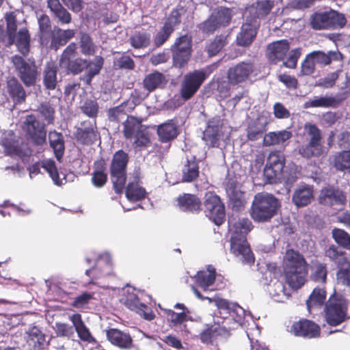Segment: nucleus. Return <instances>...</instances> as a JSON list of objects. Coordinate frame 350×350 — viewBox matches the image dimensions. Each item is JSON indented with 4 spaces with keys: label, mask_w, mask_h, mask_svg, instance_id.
Wrapping results in <instances>:
<instances>
[{
    "label": "nucleus",
    "mask_w": 350,
    "mask_h": 350,
    "mask_svg": "<svg viewBox=\"0 0 350 350\" xmlns=\"http://www.w3.org/2000/svg\"><path fill=\"white\" fill-rule=\"evenodd\" d=\"M214 303L217 308L222 321H218L217 323H225L228 325L229 329H234L237 326H241L245 329V332L249 339H250V332L248 327L251 329L255 328L258 332V326L253 319L250 312H246L241 306L237 303L230 302L227 299L217 297L214 299Z\"/></svg>",
    "instance_id": "1"
},
{
    "label": "nucleus",
    "mask_w": 350,
    "mask_h": 350,
    "mask_svg": "<svg viewBox=\"0 0 350 350\" xmlns=\"http://www.w3.org/2000/svg\"><path fill=\"white\" fill-rule=\"evenodd\" d=\"M229 230L231 232L230 251L239 260L247 265L254 262V256L246 239V234L252 230V224L249 219H230Z\"/></svg>",
    "instance_id": "2"
},
{
    "label": "nucleus",
    "mask_w": 350,
    "mask_h": 350,
    "mask_svg": "<svg viewBox=\"0 0 350 350\" xmlns=\"http://www.w3.org/2000/svg\"><path fill=\"white\" fill-rule=\"evenodd\" d=\"M278 206V200L273 196L258 193L252 203L251 216L256 221H266L275 214Z\"/></svg>",
    "instance_id": "3"
},
{
    "label": "nucleus",
    "mask_w": 350,
    "mask_h": 350,
    "mask_svg": "<svg viewBox=\"0 0 350 350\" xmlns=\"http://www.w3.org/2000/svg\"><path fill=\"white\" fill-rule=\"evenodd\" d=\"M113 273V265L109 254L106 252L100 254L95 258V266L85 271V275L90 278V281L85 283L84 286L95 284L105 288V284L100 280L112 275Z\"/></svg>",
    "instance_id": "4"
},
{
    "label": "nucleus",
    "mask_w": 350,
    "mask_h": 350,
    "mask_svg": "<svg viewBox=\"0 0 350 350\" xmlns=\"http://www.w3.org/2000/svg\"><path fill=\"white\" fill-rule=\"evenodd\" d=\"M347 301L341 296L329 297L325 306V319L332 326H336L349 318Z\"/></svg>",
    "instance_id": "5"
},
{
    "label": "nucleus",
    "mask_w": 350,
    "mask_h": 350,
    "mask_svg": "<svg viewBox=\"0 0 350 350\" xmlns=\"http://www.w3.org/2000/svg\"><path fill=\"white\" fill-rule=\"evenodd\" d=\"M128 154L123 150L117 151L113 157L110 174L113 187L116 193L123 191L126 183V167L128 163Z\"/></svg>",
    "instance_id": "6"
},
{
    "label": "nucleus",
    "mask_w": 350,
    "mask_h": 350,
    "mask_svg": "<svg viewBox=\"0 0 350 350\" xmlns=\"http://www.w3.org/2000/svg\"><path fill=\"white\" fill-rule=\"evenodd\" d=\"M0 146L7 154H16L23 157L31 154L27 145L22 144L12 131H0Z\"/></svg>",
    "instance_id": "7"
},
{
    "label": "nucleus",
    "mask_w": 350,
    "mask_h": 350,
    "mask_svg": "<svg viewBox=\"0 0 350 350\" xmlns=\"http://www.w3.org/2000/svg\"><path fill=\"white\" fill-rule=\"evenodd\" d=\"M207 75L203 70H196L184 76L181 83L180 94L184 100L191 98L205 81Z\"/></svg>",
    "instance_id": "8"
},
{
    "label": "nucleus",
    "mask_w": 350,
    "mask_h": 350,
    "mask_svg": "<svg viewBox=\"0 0 350 350\" xmlns=\"http://www.w3.org/2000/svg\"><path fill=\"white\" fill-rule=\"evenodd\" d=\"M285 157L280 152H271L267 160L264 176L269 183H276L282 176Z\"/></svg>",
    "instance_id": "9"
},
{
    "label": "nucleus",
    "mask_w": 350,
    "mask_h": 350,
    "mask_svg": "<svg viewBox=\"0 0 350 350\" xmlns=\"http://www.w3.org/2000/svg\"><path fill=\"white\" fill-rule=\"evenodd\" d=\"M12 63L18 73L21 80L26 86H31L36 83L38 71L33 62H26L22 57H12Z\"/></svg>",
    "instance_id": "10"
},
{
    "label": "nucleus",
    "mask_w": 350,
    "mask_h": 350,
    "mask_svg": "<svg viewBox=\"0 0 350 350\" xmlns=\"http://www.w3.org/2000/svg\"><path fill=\"white\" fill-rule=\"evenodd\" d=\"M205 213L215 224L219 226L224 221L226 213L220 198L213 193H207L204 201Z\"/></svg>",
    "instance_id": "11"
},
{
    "label": "nucleus",
    "mask_w": 350,
    "mask_h": 350,
    "mask_svg": "<svg viewBox=\"0 0 350 350\" xmlns=\"http://www.w3.org/2000/svg\"><path fill=\"white\" fill-rule=\"evenodd\" d=\"M191 39L185 35L180 37L172 46L174 65L182 68L187 64L191 55Z\"/></svg>",
    "instance_id": "12"
},
{
    "label": "nucleus",
    "mask_w": 350,
    "mask_h": 350,
    "mask_svg": "<svg viewBox=\"0 0 350 350\" xmlns=\"http://www.w3.org/2000/svg\"><path fill=\"white\" fill-rule=\"evenodd\" d=\"M7 34L8 36L9 44H12L16 42L18 50L23 55H25L29 51L30 36L26 28L19 30L16 38V31L17 29L16 23H6Z\"/></svg>",
    "instance_id": "13"
},
{
    "label": "nucleus",
    "mask_w": 350,
    "mask_h": 350,
    "mask_svg": "<svg viewBox=\"0 0 350 350\" xmlns=\"http://www.w3.org/2000/svg\"><path fill=\"white\" fill-rule=\"evenodd\" d=\"M23 128L35 144L41 145L45 142L46 131L44 126L33 115L26 117L23 122Z\"/></svg>",
    "instance_id": "14"
},
{
    "label": "nucleus",
    "mask_w": 350,
    "mask_h": 350,
    "mask_svg": "<svg viewBox=\"0 0 350 350\" xmlns=\"http://www.w3.org/2000/svg\"><path fill=\"white\" fill-rule=\"evenodd\" d=\"M135 289L132 290V292H129L127 297L124 300L125 306L131 310L136 312L144 319L151 321L154 318V314L152 310L146 305L140 302L139 295H142V293L139 291L137 293H135Z\"/></svg>",
    "instance_id": "15"
},
{
    "label": "nucleus",
    "mask_w": 350,
    "mask_h": 350,
    "mask_svg": "<svg viewBox=\"0 0 350 350\" xmlns=\"http://www.w3.org/2000/svg\"><path fill=\"white\" fill-rule=\"evenodd\" d=\"M223 121L219 117H215L208 122L203 133V139L206 145L211 147L217 146L222 134Z\"/></svg>",
    "instance_id": "16"
},
{
    "label": "nucleus",
    "mask_w": 350,
    "mask_h": 350,
    "mask_svg": "<svg viewBox=\"0 0 350 350\" xmlns=\"http://www.w3.org/2000/svg\"><path fill=\"white\" fill-rule=\"evenodd\" d=\"M140 172L135 170L126 188V196L129 201H139L146 198V191L140 185Z\"/></svg>",
    "instance_id": "17"
},
{
    "label": "nucleus",
    "mask_w": 350,
    "mask_h": 350,
    "mask_svg": "<svg viewBox=\"0 0 350 350\" xmlns=\"http://www.w3.org/2000/svg\"><path fill=\"white\" fill-rule=\"evenodd\" d=\"M291 332L295 336L308 338H316L320 335V327L314 322L303 319L293 324Z\"/></svg>",
    "instance_id": "18"
},
{
    "label": "nucleus",
    "mask_w": 350,
    "mask_h": 350,
    "mask_svg": "<svg viewBox=\"0 0 350 350\" xmlns=\"http://www.w3.org/2000/svg\"><path fill=\"white\" fill-rule=\"evenodd\" d=\"M319 200L320 204L325 206L344 205L346 197L342 191L327 187L321 190Z\"/></svg>",
    "instance_id": "19"
},
{
    "label": "nucleus",
    "mask_w": 350,
    "mask_h": 350,
    "mask_svg": "<svg viewBox=\"0 0 350 350\" xmlns=\"http://www.w3.org/2000/svg\"><path fill=\"white\" fill-rule=\"evenodd\" d=\"M273 7L274 1L272 0H260L252 3L246 10L250 18V22L263 18L270 13Z\"/></svg>",
    "instance_id": "20"
},
{
    "label": "nucleus",
    "mask_w": 350,
    "mask_h": 350,
    "mask_svg": "<svg viewBox=\"0 0 350 350\" xmlns=\"http://www.w3.org/2000/svg\"><path fill=\"white\" fill-rule=\"evenodd\" d=\"M254 71V65L251 62H241L230 68L228 72L229 82L238 83L245 81Z\"/></svg>",
    "instance_id": "21"
},
{
    "label": "nucleus",
    "mask_w": 350,
    "mask_h": 350,
    "mask_svg": "<svg viewBox=\"0 0 350 350\" xmlns=\"http://www.w3.org/2000/svg\"><path fill=\"white\" fill-rule=\"evenodd\" d=\"M313 198V186L306 184H300L293 191L292 202L297 207H303L309 204Z\"/></svg>",
    "instance_id": "22"
},
{
    "label": "nucleus",
    "mask_w": 350,
    "mask_h": 350,
    "mask_svg": "<svg viewBox=\"0 0 350 350\" xmlns=\"http://www.w3.org/2000/svg\"><path fill=\"white\" fill-rule=\"evenodd\" d=\"M269 122V115L263 112L256 120L248 126L247 136L248 139L256 141L260 139L266 130L267 125Z\"/></svg>",
    "instance_id": "23"
},
{
    "label": "nucleus",
    "mask_w": 350,
    "mask_h": 350,
    "mask_svg": "<svg viewBox=\"0 0 350 350\" xmlns=\"http://www.w3.org/2000/svg\"><path fill=\"white\" fill-rule=\"evenodd\" d=\"M107 337L112 345L122 349H130L133 347V339L130 334L118 329L107 330Z\"/></svg>",
    "instance_id": "24"
},
{
    "label": "nucleus",
    "mask_w": 350,
    "mask_h": 350,
    "mask_svg": "<svg viewBox=\"0 0 350 350\" xmlns=\"http://www.w3.org/2000/svg\"><path fill=\"white\" fill-rule=\"evenodd\" d=\"M307 262L304 257L293 250H287L284 260V269L286 271L305 270Z\"/></svg>",
    "instance_id": "25"
},
{
    "label": "nucleus",
    "mask_w": 350,
    "mask_h": 350,
    "mask_svg": "<svg viewBox=\"0 0 350 350\" xmlns=\"http://www.w3.org/2000/svg\"><path fill=\"white\" fill-rule=\"evenodd\" d=\"M289 49V44L286 40H281L269 44L267 49V56L269 60L273 63L284 59Z\"/></svg>",
    "instance_id": "26"
},
{
    "label": "nucleus",
    "mask_w": 350,
    "mask_h": 350,
    "mask_svg": "<svg viewBox=\"0 0 350 350\" xmlns=\"http://www.w3.org/2000/svg\"><path fill=\"white\" fill-rule=\"evenodd\" d=\"M326 292L323 288H315L306 301L307 309L311 314L318 312L324 306Z\"/></svg>",
    "instance_id": "27"
},
{
    "label": "nucleus",
    "mask_w": 350,
    "mask_h": 350,
    "mask_svg": "<svg viewBox=\"0 0 350 350\" xmlns=\"http://www.w3.org/2000/svg\"><path fill=\"white\" fill-rule=\"evenodd\" d=\"M69 320L72 322L75 330L77 332L79 338L88 343L95 342L94 338L92 336L89 329L86 327L81 319V315L79 313H75L69 315Z\"/></svg>",
    "instance_id": "28"
},
{
    "label": "nucleus",
    "mask_w": 350,
    "mask_h": 350,
    "mask_svg": "<svg viewBox=\"0 0 350 350\" xmlns=\"http://www.w3.org/2000/svg\"><path fill=\"white\" fill-rule=\"evenodd\" d=\"M292 133L288 130H282L267 133L263 137L265 146H282L292 137Z\"/></svg>",
    "instance_id": "29"
},
{
    "label": "nucleus",
    "mask_w": 350,
    "mask_h": 350,
    "mask_svg": "<svg viewBox=\"0 0 350 350\" xmlns=\"http://www.w3.org/2000/svg\"><path fill=\"white\" fill-rule=\"evenodd\" d=\"M257 33L256 23H243L240 33L237 37V44L241 46L250 45Z\"/></svg>",
    "instance_id": "30"
},
{
    "label": "nucleus",
    "mask_w": 350,
    "mask_h": 350,
    "mask_svg": "<svg viewBox=\"0 0 350 350\" xmlns=\"http://www.w3.org/2000/svg\"><path fill=\"white\" fill-rule=\"evenodd\" d=\"M166 83L165 77L158 71L147 75L143 80V86L148 92H153L156 89L162 88Z\"/></svg>",
    "instance_id": "31"
},
{
    "label": "nucleus",
    "mask_w": 350,
    "mask_h": 350,
    "mask_svg": "<svg viewBox=\"0 0 350 350\" xmlns=\"http://www.w3.org/2000/svg\"><path fill=\"white\" fill-rule=\"evenodd\" d=\"M7 92L15 103H21L26 97L25 91L20 82L14 77L7 81Z\"/></svg>",
    "instance_id": "32"
},
{
    "label": "nucleus",
    "mask_w": 350,
    "mask_h": 350,
    "mask_svg": "<svg viewBox=\"0 0 350 350\" xmlns=\"http://www.w3.org/2000/svg\"><path fill=\"white\" fill-rule=\"evenodd\" d=\"M157 133L160 139L163 142H169L176 137L178 134L177 123L173 120L159 126Z\"/></svg>",
    "instance_id": "33"
},
{
    "label": "nucleus",
    "mask_w": 350,
    "mask_h": 350,
    "mask_svg": "<svg viewBox=\"0 0 350 350\" xmlns=\"http://www.w3.org/2000/svg\"><path fill=\"white\" fill-rule=\"evenodd\" d=\"M215 268L208 266L206 270L198 271L194 278L196 284L204 291H211L214 283Z\"/></svg>",
    "instance_id": "34"
},
{
    "label": "nucleus",
    "mask_w": 350,
    "mask_h": 350,
    "mask_svg": "<svg viewBox=\"0 0 350 350\" xmlns=\"http://www.w3.org/2000/svg\"><path fill=\"white\" fill-rule=\"evenodd\" d=\"M310 19L311 22H347L344 14L332 9L314 12Z\"/></svg>",
    "instance_id": "35"
},
{
    "label": "nucleus",
    "mask_w": 350,
    "mask_h": 350,
    "mask_svg": "<svg viewBox=\"0 0 350 350\" xmlns=\"http://www.w3.org/2000/svg\"><path fill=\"white\" fill-rule=\"evenodd\" d=\"M315 64L326 66L332 61H338L342 58V54L338 51H329L327 53L321 51H316L310 53Z\"/></svg>",
    "instance_id": "36"
},
{
    "label": "nucleus",
    "mask_w": 350,
    "mask_h": 350,
    "mask_svg": "<svg viewBox=\"0 0 350 350\" xmlns=\"http://www.w3.org/2000/svg\"><path fill=\"white\" fill-rule=\"evenodd\" d=\"M226 193L228 196L230 203L234 209L238 211L244 206V193L237 185L228 183L226 185Z\"/></svg>",
    "instance_id": "37"
},
{
    "label": "nucleus",
    "mask_w": 350,
    "mask_h": 350,
    "mask_svg": "<svg viewBox=\"0 0 350 350\" xmlns=\"http://www.w3.org/2000/svg\"><path fill=\"white\" fill-rule=\"evenodd\" d=\"M338 104L337 100L332 96H313L308 98L303 105L304 109L317 107H336Z\"/></svg>",
    "instance_id": "38"
},
{
    "label": "nucleus",
    "mask_w": 350,
    "mask_h": 350,
    "mask_svg": "<svg viewBox=\"0 0 350 350\" xmlns=\"http://www.w3.org/2000/svg\"><path fill=\"white\" fill-rule=\"evenodd\" d=\"M199 175V167L196 157L191 156L187 158L186 163L183 168V180L191 182Z\"/></svg>",
    "instance_id": "39"
},
{
    "label": "nucleus",
    "mask_w": 350,
    "mask_h": 350,
    "mask_svg": "<svg viewBox=\"0 0 350 350\" xmlns=\"http://www.w3.org/2000/svg\"><path fill=\"white\" fill-rule=\"evenodd\" d=\"M42 168H43L49 175L53 183L57 186H61L66 183L65 178H61L58 172L55 163L53 159H44L40 161Z\"/></svg>",
    "instance_id": "40"
},
{
    "label": "nucleus",
    "mask_w": 350,
    "mask_h": 350,
    "mask_svg": "<svg viewBox=\"0 0 350 350\" xmlns=\"http://www.w3.org/2000/svg\"><path fill=\"white\" fill-rule=\"evenodd\" d=\"M57 66L55 62H48L43 72V82L46 88L54 90L57 85Z\"/></svg>",
    "instance_id": "41"
},
{
    "label": "nucleus",
    "mask_w": 350,
    "mask_h": 350,
    "mask_svg": "<svg viewBox=\"0 0 350 350\" xmlns=\"http://www.w3.org/2000/svg\"><path fill=\"white\" fill-rule=\"evenodd\" d=\"M287 283L292 288H299L306 282L307 269L305 270L286 271H284Z\"/></svg>",
    "instance_id": "42"
},
{
    "label": "nucleus",
    "mask_w": 350,
    "mask_h": 350,
    "mask_svg": "<svg viewBox=\"0 0 350 350\" xmlns=\"http://www.w3.org/2000/svg\"><path fill=\"white\" fill-rule=\"evenodd\" d=\"M49 138L50 146L54 151L55 157L60 161L64 152V141L62 134L55 131H51Z\"/></svg>",
    "instance_id": "43"
},
{
    "label": "nucleus",
    "mask_w": 350,
    "mask_h": 350,
    "mask_svg": "<svg viewBox=\"0 0 350 350\" xmlns=\"http://www.w3.org/2000/svg\"><path fill=\"white\" fill-rule=\"evenodd\" d=\"M180 208L184 211L194 212L200 209V202L198 198L191 194H184L178 198Z\"/></svg>",
    "instance_id": "44"
},
{
    "label": "nucleus",
    "mask_w": 350,
    "mask_h": 350,
    "mask_svg": "<svg viewBox=\"0 0 350 350\" xmlns=\"http://www.w3.org/2000/svg\"><path fill=\"white\" fill-rule=\"evenodd\" d=\"M47 5L59 22H70L71 16L59 0H47Z\"/></svg>",
    "instance_id": "45"
},
{
    "label": "nucleus",
    "mask_w": 350,
    "mask_h": 350,
    "mask_svg": "<svg viewBox=\"0 0 350 350\" xmlns=\"http://www.w3.org/2000/svg\"><path fill=\"white\" fill-rule=\"evenodd\" d=\"M103 65V59L100 56H96L93 61L88 62L86 74L83 80L87 83L90 84L92 78L98 75Z\"/></svg>",
    "instance_id": "46"
},
{
    "label": "nucleus",
    "mask_w": 350,
    "mask_h": 350,
    "mask_svg": "<svg viewBox=\"0 0 350 350\" xmlns=\"http://www.w3.org/2000/svg\"><path fill=\"white\" fill-rule=\"evenodd\" d=\"M327 275V265L319 261H314L311 265L310 278L312 281L320 283L326 282Z\"/></svg>",
    "instance_id": "47"
},
{
    "label": "nucleus",
    "mask_w": 350,
    "mask_h": 350,
    "mask_svg": "<svg viewBox=\"0 0 350 350\" xmlns=\"http://www.w3.org/2000/svg\"><path fill=\"white\" fill-rule=\"evenodd\" d=\"M299 154L306 158L319 157L323 153V149L321 143H314L310 142L299 148Z\"/></svg>",
    "instance_id": "48"
},
{
    "label": "nucleus",
    "mask_w": 350,
    "mask_h": 350,
    "mask_svg": "<svg viewBox=\"0 0 350 350\" xmlns=\"http://www.w3.org/2000/svg\"><path fill=\"white\" fill-rule=\"evenodd\" d=\"M105 170L103 162L100 161L95 163V169L92 176V183L96 187H102L105 185L107 180Z\"/></svg>",
    "instance_id": "49"
},
{
    "label": "nucleus",
    "mask_w": 350,
    "mask_h": 350,
    "mask_svg": "<svg viewBox=\"0 0 350 350\" xmlns=\"http://www.w3.org/2000/svg\"><path fill=\"white\" fill-rule=\"evenodd\" d=\"M334 167L340 171H350V150L337 152L333 156Z\"/></svg>",
    "instance_id": "50"
},
{
    "label": "nucleus",
    "mask_w": 350,
    "mask_h": 350,
    "mask_svg": "<svg viewBox=\"0 0 350 350\" xmlns=\"http://www.w3.org/2000/svg\"><path fill=\"white\" fill-rule=\"evenodd\" d=\"M232 15V9L220 6L213 10L211 18L206 22H230Z\"/></svg>",
    "instance_id": "51"
},
{
    "label": "nucleus",
    "mask_w": 350,
    "mask_h": 350,
    "mask_svg": "<svg viewBox=\"0 0 350 350\" xmlns=\"http://www.w3.org/2000/svg\"><path fill=\"white\" fill-rule=\"evenodd\" d=\"M269 292L273 299L278 302L284 301L288 296V294L286 292L284 283L278 280L270 285Z\"/></svg>",
    "instance_id": "52"
},
{
    "label": "nucleus",
    "mask_w": 350,
    "mask_h": 350,
    "mask_svg": "<svg viewBox=\"0 0 350 350\" xmlns=\"http://www.w3.org/2000/svg\"><path fill=\"white\" fill-rule=\"evenodd\" d=\"M74 36L75 32L73 30H62L58 29L55 31V33L53 34L52 44L54 46L55 48L57 49L59 46L66 44L67 42Z\"/></svg>",
    "instance_id": "53"
},
{
    "label": "nucleus",
    "mask_w": 350,
    "mask_h": 350,
    "mask_svg": "<svg viewBox=\"0 0 350 350\" xmlns=\"http://www.w3.org/2000/svg\"><path fill=\"white\" fill-rule=\"evenodd\" d=\"M27 340L35 347L42 345L45 340V336L41 330L36 326L30 327L27 332Z\"/></svg>",
    "instance_id": "54"
},
{
    "label": "nucleus",
    "mask_w": 350,
    "mask_h": 350,
    "mask_svg": "<svg viewBox=\"0 0 350 350\" xmlns=\"http://www.w3.org/2000/svg\"><path fill=\"white\" fill-rule=\"evenodd\" d=\"M123 133L126 139H131L135 137L137 132L142 130L144 128L142 125L137 123L133 118H129L124 122Z\"/></svg>",
    "instance_id": "55"
},
{
    "label": "nucleus",
    "mask_w": 350,
    "mask_h": 350,
    "mask_svg": "<svg viewBox=\"0 0 350 350\" xmlns=\"http://www.w3.org/2000/svg\"><path fill=\"white\" fill-rule=\"evenodd\" d=\"M336 279L338 284L350 286V264L348 262L343 263L336 273Z\"/></svg>",
    "instance_id": "56"
},
{
    "label": "nucleus",
    "mask_w": 350,
    "mask_h": 350,
    "mask_svg": "<svg viewBox=\"0 0 350 350\" xmlns=\"http://www.w3.org/2000/svg\"><path fill=\"white\" fill-rule=\"evenodd\" d=\"M38 111L44 120L48 124H53L54 120L55 109L49 103H42L38 107Z\"/></svg>",
    "instance_id": "57"
},
{
    "label": "nucleus",
    "mask_w": 350,
    "mask_h": 350,
    "mask_svg": "<svg viewBox=\"0 0 350 350\" xmlns=\"http://www.w3.org/2000/svg\"><path fill=\"white\" fill-rule=\"evenodd\" d=\"M332 236L337 243L345 248L350 247V235L344 230L335 228L332 230Z\"/></svg>",
    "instance_id": "58"
},
{
    "label": "nucleus",
    "mask_w": 350,
    "mask_h": 350,
    "mask_svg": "<svg viewBox=\"0 0 350 350\" xmlns=\"http://www.w3.org/2000/svg\"><path fill=\"white\" fill-rule=\"evenodd\" d=\"M77 44L75 42H72L64 49L59 59V66L62 68L69 65L71 58L74 57L77 53Z\"/></svg>",
    "instance_id": "59"
},
{
    "label": "nucleus",
    "mask_w": 350,
    "mask_h": 350,
    "mask_svg": "<svg viewBox=\"0 0 350 350\" xmlns=\"http://www.w3.org/2000/svg\"><path fill=\"white\" fill-rule=\"evenodd\" d=\"M126 103H124L117 107L109 109L107 112L109 120L111 122H120L126 116Z\"/></svg>",
    "instance_id": "60"
},
{
    "label": "nucleus",
    "mask_w": 350,
    "mask_h": 350,
    "mask_svg": "<svg viewBox=\"0 0 350 350\" xmlns=\"http://www.w3.org/2000/svg\"><path fill=\"white\" fill-rule=\"evenodd\" d=\"M134 139V145L135 148H139V150L147 147L150 143L148 133L145 129L137 132Z\"/></svg>",
    "instance_id": "61"
},
{
    "label": "nucleus",
    "mask_w": 350,
    "mask_h": 350,
    "mask_svg": "<svg viewBox=\"0 0 350 350\" xmlns=\"http://www.w3.org/2000/svg\"><path fill=\"white\" fill-rule=\"evenodd\" d=\"M174 28L172 23H165L163 27L157 34L154 42L157 46L162 45L173 32Z\"/></svg>",
    "instance_id": "62"
},
{
    "label": "nucleus",
    "mask_w": 350,
    "mask_h": 350,
    "mask_svg": "<svg viewBox=\"0 0 350 350\" xmlns=\"http://www.w3.org/2000/svg\"><path fill=\"white\" fill-rule=\"evenodd\" d=\"M188 314L189 313L186 312V311H183L181 312H175L172 310L167 311V319L173 324V325L182 324L185 321L190 319L188 317Z\"/></svg>",
    "instance_id": "63"
},
{
    "label": "nucleus",
    "mask_w": 350,
    "mask_h": 350,
    "mask_svg": "<svg viewBox=\"0 0 350 350\" xmlns=\"http://www.w3.org/2000/svg\"><path fill=\"white\" fill-rule=\"evenodd\" d=\"M87 66V60L81 58H77L74 61H70L69 62V65L64 66L63 68L73 74H78L85 69Z\"/></svg>",
    "instance_id": "64"
}]
</instances>
